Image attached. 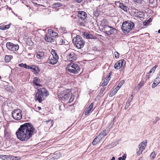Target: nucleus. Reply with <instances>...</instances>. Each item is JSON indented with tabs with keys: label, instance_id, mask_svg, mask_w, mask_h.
I'll use <instances>...</instances> for the list:
<instances>
[{
	"label": "nucleus",
	"instance_id": "obj_11",
	"mask_svg": "<svg viewBox=\"0 0 160 160\" xmlns=\"http://www.w3.org/2000/svg\"><path fill=\"white\" fill-rule=\"evenodd\" d=\"M20 109H16L14 110L12 112V116L13 118L16 120H20Z\"/></svg>",
	"mask_w": 160,
	"mask_h": 160
},
{
	"label": "nucleus",
	"instance_id": "obj_39",
	"mask_svg": "<svg viewBox=\"0 0 160 160\" xmlns=\"http://www.w3.org/2000/svg\"><path fill=\"white\" fill-rule=\"evenodd\" d=\"M23 67L26 68L30 69L31 66H28L26 64H23L22 63H21V67Z\"/></svg>",
	"mask_w": 160,
	"mask_h": 160
},
{
	"label": "nucleus",
	"instance_id": "obj_46",
	"mask_svg": "<svg viewBox=\"0 0 160 160\" xmlns=\"http://www.w3.org/2000/svg\"><path fill=\"white\" fill-rule=\"evenodd\" d=\"M133 1L137 3L140 4L142 3L143 0H133Z\"/></svg>",
	"mask_w": 160,
	"mask_h": 160
},
{
	"label": "nucleus",
	"instance_id": "obj_47",
	"mask_svg": "<svg viewBox=\"0 0 160 160\" xmlns=\"http://www.w3.org/2000/svg\"><path fill=\"white\" fill-rule=\"evenodd\" d=\"M159 118L158 117H156V118L155 119V120L153 122V123L154 124L156 123L158 121V120H159Z\"/></svg>",
	"mask_w": 160,
	"mask_h": 160
},
{
	"label": "nucleus",
	"instance_id": "obj_38",
	"mask_svg": "<svg viewBox=\"0 0 160 160\" xmlns=\"http://www.w3.org/2000/svg\"><path fill=\"white\" fill-rule=\"evenodd\" d=\"M108 82V81L107 80L105 79L103 80V82L102 83L101 86L102 87H104L106 85Z\"/></svg>",
	"mask_w": 160,
	"mask_h": 160
},
{
	"label": "nucleus",
	"instance_id": "obj_48",
	"mask_svg": "<svg viewBox=\"0 0 160 160\" xmlns=\"http://www.w3.org/2000/svg\"><path fill=\"white\" fill-rule=\"evenodd\" d=\"M126 157L125 156H123L122 158V157H119L118 158L119 160H125Z\"/></svg>",
	"mask_w": 160,
	"mask_h": 160
},
{
	"label": "nucleus",
	"instance_id": "obj_54",
	"mask_svg": "<svg viewBox=\"0 0 160 160\" xmlns=\"http://www.w3.org/2000/svg\"><path fill=\"white\" fill-rule=\"evenodd\" d=\"M113 95H114V92L113 91H112V92L109 94V96L110 97H112L113 96Z\"/></svg>",
	"mask_w": 160,
	"mask_h": 160
},
{
	"label": "nucleus",
	"instance_id": "obj_13",
	"mask_svg": "<svg viewBox=\"0 0 160 160\" xmlns=\"http://www.w3.org/2000/svg\"><path fill=\"white\" fill-rule=\"evenodd\" d=\"M61 155L60 152H56L53 155L50 156L48 159H49V160H57L61 157Z\"/></svg>",
	"mask_w": 160,
	"mask_h": 160
},
{
	"label": "nucleus",
	"instance_id": "obj_9",
	"mask_svg": "<svg viewBox=\"0 0 160 160\" xmlns=\"http://www.w3.org/2000/svg\"><path fill=\"white\" fill-rule=\"evenodd\" d=\"M7 48L11 51H16L18 50L19 46L18 45L14 44L10 42H8L6 43Z\"/></svg>",
	"mask_w": 160,
	"mask_h": 160
},
{
	"label": "nucleus",
	"instance_id": "obj_26",
	"mask_svg": "<svg viewBox=\"0 0 160 160\" xmlns=\"http://www.w3.org/2000/svg\"><path fill=\"white\" fill-rule=\"evenodd\" d=\"M39 82L40 80L39 79H38L36 77L34 78L33 83L36 86H41L40 84L39 83Z\"/></svg>",
	"mask_w": 160,
	"mask_h": 160
},
{
	"label": "nucleus",
	"instance_id": "obj_33",
	"mask_svg": "<svg viewBox=\"0 0 160 160\" xmlns=\"http://www.w3.org/2000/svg\"><path fill=\"white\" fill-rule=\"evenodd\" d=\"M149 4L151 5H152L154 6L156 5V0H149Z\"/></svg>",
	"mask_w": 160,
	"mask_h": 160
},
{
	"label": "nucleus",
	"instance_id": "obj_44",
	"mask_svg": "<svg viewBox=\"0 0 160 160\" xmlns=\"http://www.w3.org/2000/svg\"><path fill=\"white\" fill-rule=\"evenodd\" d=\"M48 33L49 34H51V33L52 34V35H54V34H56V33H55L54 32H53L52 30L51 29H49L48 30Z\"/></svg>",
	"mask_w": 160,
	"mask_h": 160
},
{
	"label": "nucleus",
	"instance_id": "obj_32",
	"mask_svg": "<svg viewBox=\"0 0 160 160\" xmlns=\"http://www.w3.org/2000/svg\"><path fill=\"white\" fill-rule=\"evenodd\" d=\"M14 156L6 155V160H13Z\"/></svg>",
	"mask_w": 160,
	"mask_h": 160
},
{
	"label": "nucleus",
	"instance_id": "obj_5",
	"mask_svg": "<svg viewBox=\"0 0 160 160\" xmlns=\"http://www.w3.org/2000/svg\"><path fill=\"white\" fill-rule=\"evenodd\" d=\"M72 42L74 45L78 49L83 47L85 44V41L83 38L79 35H77L76 37L73 38Z\"/></svg>",
	"mask_w": 160,
	"mask_h": 160
},
{
	"label": "nucleus",
	"instance_id": "obj_43",
	"mask_svg": "<svg viewBox=\"0 0 160 160\" xmlns=\"http://www.w3.org/2000/svg\"><path fill=\"white\" fill-rule=\"evenodd\" d=\"M110 73H109L106 77V78L105 79L107 80L108 82L110 79Z\"/></svg>",
	"mask_w": 160,
	"mask_h": 160
},
{
	"label": "nucleus",
	"instance_id": "obj_35",
	"mask_svg": "<svg viewBox=\"0 0 160 160\" xmlns=\"http://www.w3.org/2000/svg\"><path fill=\"white\" fill-rule=\"evenodd\" d=\"M16 135L17 138L19 140H20V127L18 128V131L16 132Z\"/></svg>",
	"mask_w": 160,
	"mask_h": 160
},
{
	"label": "nucleus",
	"instance_id": "obj_63",
	"mask_svg": "<svg viewBox=\"0 0 160 160\" xmlns=\"http://www.w3.org/2000/svg\"><path fill=\"white\" fill-rule=\"evenodd\" d=\"M131 98H132L131 96V97H130V98H129L128 99V100H129V99H130V100H131Z\"/></svg>",
	"mask_w": 160,
	"mask_h": 160
},
{
	"label": "nucleus",
	"instance_id": "obj_22",
	"mask_svg": "<svg viewBox=\"0 0 160 160\" xmlns=\"http://www.w3.org/2000/svg\"><path fill=\"white\" fill-rule=\"evenodd\" d=\"M119 7L121 9L125 12H127L129 10L128 8L122 3H119Z\"/></svg>",
	"mask_w": 160,
	"mask_h": 160
},
{
	"label": "nucleus",
	"instance_id": "obj_19",
	"mask_svg": "<svg viewBox=\"0 0 160 160\" xmlns=\"http://www.w3.org/2000/svg\"><path fill=\"white\" fill-rule=\"evenodd\" d=\"M93 103H91L89 106L84 111V114L85 115H88L91 111L92 109V108L93 107Z\"/></svg>",
	"mask_w": 160,
	"mask_h": 160
},
{
	"label": "nucleus",
	"instance_id": "obj_45",
	"mask_svg": "<svg viewBox=\"0 0 160 160\" xmlns=\"http://www.w3.org/2000/svg\"><path fill=\"white\" fill-rule=\"evenodd\" d=\"M115 58H118L119 57V54L117 52H115Z\"/></svg>",
	"mask_w": 160,
	"mask_h": 160
},
{
	"label": "nucleus",
	"instance_id": "obj_30",
	"mask_svg": "<svg viewBox=\"0 0 160 160\" xmlns=\"http://www.w3.org/2000/svg\"><path fill=\"white\" fill-rule=\"evenodd\" d=\"M120 63L119 61H118L114 65V67L115 69H118L120 68L121 67L120 65Z\"/></svg>",
	"mask_w": 160,
	"mask_h": 160
},
{
	"label": "nucleus",
	"instance_id": "obj_57",
	"mask_svg": "<svg viewBox=\"0 0 160 160\" xmlns=\"http://www.w3.org/2000/svg\"><path fill=\"white\" fill-rule=\"evenodd\" d=\"M75 0L77 2L79 3V2H81L82 0Z\"/></svg>",
	"mask_w": 160,
	"mask_h": 160
},
{
	"label": "nucleus",
	"instance_id": "obj_2",
	"mask_svg": "<svg viewBox=\"0 0 160 160\" xmlns=\"http://www.w3.org/2000/svg\"><path fill=\"white\" fill-rule=\"evenodd\" d=\"M48 95L47 91L44 88L38 90L36 94L35 97V100L38 101L40 103L42 101V99L45 97H46Z\"/></svg>",
	"mask_w": 160,
	"mask_h": 160
},
{
	"label": "nucleus",
	"instance_id": "obj_25",
	"mask_svg": "<svg viewBox=\"0 0 160 160\" xmlns=\"http://www.w3.org/2000/svg\"><path fill=\"white\" fill-rule=\"evenodd\" d=\"M62 6V3L60 2H57L54 3L52 5V8H56L61 7Z\"/></svg>",
	"mask_w": 160,
	"mask_h": 160
},
{
	"label": "nucleus",
	"instance_id": "obj_12",
	"mask_svg": "<svg viewBox=\"0 0 160 160\" xmlns=\"http://www.w3.org/2000/svg\"><path fill=\"white\" fill-rule=\"evenodd\" d=\"M104 30L106 34L111 35L114 33V31L116 30V29L112 28V27L107 26L105 27Z\"/></svg>",
	"mask_w": 160,
	"mask_h": 160
},
{
	"label": "nucleus",
	"instance_id": "obj_49",
	"mask_svg": "<svg viewBox=\"0 0 160 160\" xmlns=\"http://www.w3.org/2000/svg\"><path fill=\"white\" fill-rule=\"evenodd\" d=\"M143 151L142 150H139L137 152V154L138 155H140L142 152Z\"/></svg>",
	"mask_w": 160,
	"mask_h": 160
},
{
	"label": "nucleus",
	"instance_id": "obj_31",
	"mask_svg": "<svg viewBox=\"0 0 160 160\" xmlns=\"http://www.w3.org/2000/svg\"><path fill=\"white\" fill-rule=\"evenodd\" d=\"M154 82H156V84H159L160 82V74L158 75V77L154 80Z\"/></svg>",
	"mask_w": 160,
	"mask_h": 160
},
{
	"label": "nucleus",
	"instance_id": "obj_14",
	"mask_svg": "<svg viewBox=\"0 0 160 160\" xmlns=\"http://www.w3.org/2000/svg\"><path fill=\"white\" fill-rule=\"evenodd\" d=\"M78 17L82 21L85 20L87 17V13L84 11H80L78 12Z\"/></svg>",
	"mask_w": 160,
	"mask_h": 160
},
{
	"label": "nucleus",
	"instance_id": "obj_56",
	"mask_svg": "<svg viewBox=\"0 0 160 160\" xmlns=\"http://www.w3.org/2000/svg\"><path fill=\"white\" fill-rule=\"evenodd\" d=\"M151 20V19H150L149 20H147L146 22H147V23L148 24L150 22Z\"/></svg>",
	"mask_w": 160,
	"mask_h": 160
},
{
	"label": "nucleus",
	"instance_id": "obj_58",
	"mask_svg": "<svg viewBox=\"0 0 160 160\" xmlns=\"http://www.w3.org/2000/svg\"><path fill=\"white\" fill-rule=\"evenodd\" d=\"M142 83L141 82H140V83L138 84V86H139V87H141V86H142Z\"/></svg>",
	"mask_w": 160,
	"mask_h": 160
},
{
	"label": "nucleus",
	"instance_id": "obj_55",
	"mask_svg": "<svg viewBox=\"0 0 160 160\" xmlns=\"http://www.w3.org/2000/svg\"><path fill=\"white\" fill-rule=\"evenodd\" d=\"M143 24L144 26H146L148 24V23L146 22H143Z\"/></svg>",
	"mask_w": 160,
	"mask_h": 160
},
{
	"label": "nucleus",
	"instance_id": "obj_59",
	"mask_svg": "<svg viewBox=\"0 0 160 160\" xmlns=\"http://www.w3.org/2000/svg\"><path fill=\"white\" fill-rule=\"evenodd\" d=\"M115 158L114 157H112V159H111V160H115Z\"/></svg>",
	"mask_w": 160,
	"mask_h": 160
},
{
	"label": "nucleus",
	"instance_id": "obj_7",
	"mask_svg": "<svg viewBox=\"0 0 160 160\" xmlns=\"http://www.w3.org/2000/svg\"><path fill=\"white\" fill-rule=\"evenodd\" d=\"M70 91L69 89H67L64 91L61 92L58 96L59 98H61L62 100L64 101L67 100L70 96Z\"/></svg>",
	"mask_w": 160,
	"mask_h": 160
},
{
	"label": "nucleus",
	"instance_id": "obj_62",
	"mask_svg": "<svg viewBox=\"0 0 160 160\" xmlns=\"http://www.w3.org/2000/svg\"><path fill=\"white\" fill-rule=\"evenodd\" d=\"M81 25L82 26L83 25V23L82 22L81 24Z\"/></svg>",
	"mask_w": 160,
	"mask_h": 160
},
{
	"label": "nucleus",
	"instance_id": "obj_64",
	"mask_svg": "<svg viewBox=\"0 0 160 160\" xmlns=\"http://www.w3.org/2000/svg\"><path fill=\"white\" fill-rule=\"evenodd\" d=\"M20 117H21V118H22V115H21V114Z\"/></svg>",
	"mask_w": 160,
	"mask_h": 160
},
{
	"label": "nucleus",
	"instance_id": "obj_52",
	"mask_svg": "<svg viewBox=\"0 0 160 160\" xmlns=\"http://www.w3.org/2000/svg\"><path fill=\"white\" fill-rule=\"evenodd\" d=\"M73 98H72V96L69 99V102L70 103H71L73 101Z\"/></svg>",
	"mask_w": 160,
	"mask_h": 160
},
{
	"label": "nucleus",
	"instance_id": "obj_53",
	"mask_svg": "<svg viewBox=\"0 0 160 160\" xmlns=\"http://www.w3.org/2000/svg\"><path fill=\"white\" fill-rule=\"evenodd\" d=\"M14 157H15V158H13V160H17L19 159V157L15 156H14Z\"/></svg>",
	"mask_w": 160,
	"mask_h": 160
},
{
	"label": "nucleus",
	"instance_id": "obj_37",
	"mask_svg": "<svg viewBox=\"0 0 160 160\" xmlns=\"http://www.w3.org/2000/svg\"><path fill=\"white\" fill-rule=\"evenodd\" d=\"M156 157L155 152H152L150 155V159L153 160Z\"/></svg>",
	"mask_w": 160,
	"mask_h": 160
},
{
	"label": "nucleus",
	"instance_id": "obj_15",
	"mask_svg": "<svg viewBox=\"0 0 160 160\" xmlns=\"http://www.w3.org/2000/svg\"><path fill=\"white\" fill-rule=\"evenodd\" d=\"M30 69L36 75H37L40 71L38 67L34 65H32V66H31Z\"/></svg>",
	"mask_w": 160,
	"mask_h": 160
},
{
	"label": "nucleus",
	"instance_id": "obj_10",
	"mask_svg": "<svg viewBox=\"0 0 160 160\" xmlns=\"http://www.w3.org/2000/svg\"><path fill=\"white\" fill-rule=\"evenodd\" d=\"M67 58L69 61L73 62L77 59V56L74 52H71L68 54L67 56Z\"/></svg>",
	"mask_w": 160,
	"mask_h": 160
},
{
	"label": "nucleus",
	"instance_id": "obj_24",
	"mask_svg": "<svg viewBox=\"0 0 160 160\" xmlns=\"http://www.w3.org/2000/svg\"><path fill=\"white\" fill-rule=\"evenodd\" d=\"M131 97H132V98H131V100H130V99H129V100H128V101L127 102L126 105L125 107V109L126 110L130 106V103H131V102L132 101V100L133 98V94H132V95H131Z\"/></svg>",
	"mask_w": 160,
	"mask_h": 160
},
{
	"label": "nucleus",
	"instance_id": "obj_21",
	"mask_svg": "<svg viewBox=\"0 0 160 160\" xmlns=\"http://www.w3.org/2000/svg\"><path fill=\"white\" fill-rule=\"evenodd\" d=\"M45 55V53L42 51H39L37 52L36 57L39 59L42 58Z\"/></svg>",
	"mask_w": 160,
	"mask_h": 160
},
{
	"label": "nucleus",
	"instance_id": "obj_40",
	"mask_svg": "<svg viewBox=\"0 0 160 160\" xmlns=\"http://www.w3.org/2000/svg\"><path fill=\"white\" fill-rule=\"evenodd\" d=\"M120 88V86L118 85L114 89H113V91L114 92V94H115L116 93L118 90Z\"/></svg>",
	"mask_w": 160,
	"mask_h": 160
},
{
	"label": "nucleus",
	"instance_id": "obj_1",
	"mask_svg": "<svg viewBox=\"0 0 160 160\" xmlns=\"http://www.w3.org/2000/svg\"><path fill=\"white\" fill-rule=\"evenodd\" d=\"M35 129L33 126L29 123L21 125V141H26L34 134Z\"/></svg>",
	"mask_w": 160,
	"mask_h": 160
},
{
	"label": "nucleus",
	"instance_id": "obj_8",
	"mask_svg": "<svg viewBox=\"0 0 160 160\" xmlns=\"http://www.w3.org/2000/svg\"><path fill=\"white\" fill-rule=\"evenodd\" d=\"M132 13L135 17L139 18L140 19L144 18V14L143 12L135 9L133 10Z\"/></svg>",
	"mask_w": 160,
	"mask_h": 160
},
{
	"label": "nucleus",
	"instance_id": "obj_4",
	"mask_svg": "<svg viewBox=\"0 0 160 160\" xmlns=\"http://www.w3.org/2000/svg\"><path fill=\"white\" fill-rule=\"evenodd\" d=\"M134 26V23L132 21H125L122 24V30L124 33H128L132 30Z\"/></svg>",
	"mask_w": 160,
	"mask_h": 160
},
{
	"label": "nucleus",
	"instance_id": "obj_17",
	"mask_svg": "<svg viewBox=\"0 0 160 160\" xmlns=\"http://www.w3.org/2000/svg\"><path fill=\"white\" fill-rule=\"evenodd\" d=\"M53 121L50 119L48 121H45L43 122V124L46 126L47 127H52L53 124Z\"/></svg>",
	"mask_w": 160,
	"mask_h": 160
},
{
	"label": "nucleus",
	"instance_id": "obj_27",
	"mask_svg": "<svg viewBox=\"0 0 160 160\" xmlns=\"http://www.w3.org/2000/svg\"><path fill=\"white\" fill-rule=\"evenodd\" d=\"M45 40L47 42H52L54 41V39L49 36H46L44 38Z\"/></svg>",
	"mask_w": 160,
	"mask_h": 160
},
{
	"label": "nucleus",
	"instance_id": "obj_51",
	"mask_svg": "<svg viewBox=\"0 0 160 160\" xmlns=\"http://www.w3.org/2000/svg\"><path fill=\"white\" fill-rule=\"evenodd\" d=\"M124 80H122L119 83L118 85L120 86V87H121L122 84L124 83Z\"/></svg>",
	"mask_w": 160,
	"mask_h": 160
},
{
	"label": "nucleus",
	"instance_id": "obj_20",
	"mask_svg": "<svg viewBox=\"0 0 160 160\" xmlns=\"http://www.w3.org/2000/svg\"><path fill=\"white\" fill-rule=\"evenodd\" d=\"M102 139V137L99 136L96 137L93 141L92 144L93 145H95L99 142Z\"/></svg>",
	"mask_w": 160,
	"mask_h": 160
},
{
	"label": "nucleus",
	"instance_id": "obj_42",
	"mask_svg": "<svg viewBox=\"0 0 160 160\" xmlns=\"http://www.w3.org/2000/svg\"><path fill=\"white\" fill-rule=\"evenodd\" d=\"M6 155H1L0 156V158L3 160H6Z\"/></svg>",
	"mask_w": 160,
	"mask_h": 160
},
{
	"label": "nucleus",
	"instance_id": "obj_41",
	"mask_svg": "<svg viewBox=\"0 0 160 160\" xmlns=\"http://www.w3.org/2000/svg\"><path fill=\"white\" fill-rule=\"evenodd\" d=\"M61 41H61L60 42L62 44H63L65 45H67L68 44V42L67 41H66L65 40L63 39H62Z\"/></svg>",
	"mask_w": 160,
	"mask_h": 160
},
{
	"label": "nucleus",
	"instance_id": "obj_23",
	"mask_svg": "<svg viewBox=\"0 0 160 160\" xmlns=\"http://www.w3.org/2000/svg\"><path fill=\"white\" fill-rule=\"evenodd\" d=\"M83 35L84 37H85L87 38L92 39L94 38V36L93 35L91 34H89L86 32H84Z\"/></svg>",
	"mask_w": 160,
	"mask_h": 160
},
{
	"label": "nucleus",
	"instance_id": "obj_28",
	"mask_svg": "<svg viewBox=\"0 0 160 160\" xmlns=\"http://www.w3.org/2000/svg\"><path fill=\"white\" fill-rule=\"evenodd\" d=\"M11 25V24H10L8 25H7L5 26H0V29L2 30H5L6 29H8L9 27Z\"/></svg>",
	"mask_w": 160,
	"mask_h": 160
},
{
	"label": "nucleus",
	"instance_id": "obj_29",
	"mask_svg": "<svg viewBox=\"0 0 160 160\" xmlns=\"http://www.w3.org/2000/svg\"><path fill=\"white\" fill-rule=\"evenodd\" d=\"M12 57L11 55H6L5 58V61L6 62H9L10 60L12 59Z\"/></svg>",
	"mask_w": 160,
	"mask_h": 160
},
{
	"label": "nucleus",
	"instance_id": "obj_3",
	"mask_svg": "<svg viewBox=\"0 0 160 160\" xmlns=\"http://www.w3.org/2000/svg\"><path fill=\"white\" fill-rule=\"evenodd\" d=\"M80 66L77 64L71 62L67 66L66 70L70 73L77 74L80 72Z\"/></svg>",
	"mask_w": 160,
	"mask_h": 160
},
{
	"label": "nucleus",
	"instance_id": "obj_16",
	"mask_svg": "<svg viewBox=\"0 0 160 160\" xmlns=\"http://www.w3.org/2000/svg\"><path fill=\"white\" fill-rule=\"evenodd\" d=\"M110 131V129L108 128H107L106 129L104 130L102 132H101L98 135L100 137H102V139L106 136L108 133Z\"/></svg>",
	"mask_w": 160,
	"mask_h": 160
},
{
	"label": "nucleus",
	"instance_id": "obj_6",
	"mask_svg": "<svg viewBox=\"0 0 160 160\" xmlns=\"http://www.w3.org/2000/svg\"><path fill=\"white\" fill-rule=\"evenodd\" d=\"M51 54L52 55L50 56L46 63L53 65L57 63L59 58L55 50H52L51 51Z\"/></svg>",
	"mask_w": 160,
	"mask_h": 160
},
{
	"label": "nucleus",
	"instance_id": "obj_50",
	"mask_svg": "<svg viewBox=\"0 0 160 160\" xmlns=\"http://www.w3.org/2000/svg\"><path fill=\"white\" fill-rule=\"evenodd\" d=\"M158 84H156V82H154L153 83V84L152 86V88H154Z\"/></svg>",
	"mask_w": 160,
	"mask_h": 160
},
{
	"label": "nucleus",
	"instance_id": "obj_34",
	"mask_svg": "<svg viewBox=\"0 0 160 160\" xmlns=\"http://www.w3.org/2000/svg\"><path fill=\"white\" fill-rule=\"evenodd\" d=\"M158 67V65H155L149 71V73H154L155 70L156 68Z\"/></svg>",
	"mask_w": 160,
	"mask_h": 160
},
{
	"label": "nucleus",
	"instance_id": "obj_36",
	"mask_svg": "<svg viewBox=\"0 0 160 160\" xmlns=\"http://www.w3.org/2000/svg\"><path fill=\"white\" fill-rule=\"evenodd\" d=\"M120 63V65L121 67H123L125 65V63L124 62V60H119Z\"/></svg>",
	"mask_w": 160,
	"mask_h": 160
},
{
	"label": "nucleus",
	"instance_id": "obj_60",
	"mask_svg": "<svg viewBox=\"0 0 160 160\" xmlns=\"http://www.w3.org/2000/svg\"><path fill=\"white\" fill-rule=\"evenodd\" d=\"M38 110H40L41 109V108L40 107H38Z\"/></svg>",
	"mask_w": 160,
	"mask_h": 160
},
{
	"label": "nucleus",
	"instance_id": "obj_61",
	"mask_svg": "<svg viewBox=\"0 0 160 160\" xmlns=\"http://www.w3.org/2000/svg\"><path fill=\"white\" fill-rule=\"evenodd\" d=\"M158 33H160V29H159V30H158Z\"/></svg>",
	"mask_w": 160,
	"mask_h": 160
},
{
	"label": "nucleus",
	"instance_id": "obj_18",
	"mask_svg": "<svg viewBox=\"0 0 160 160\" xmlns=\"http://www.w3.org/2000/svg\"><path fill=\"white\" fill-rule=\"evenodd\" d=\"M147 142V141L146 140L140 143L138 146L139 150H142L143 151L146 146Z\"/></svg>",
	"mask_w": 160,
	"mask_h": 160
}]
</instances>
